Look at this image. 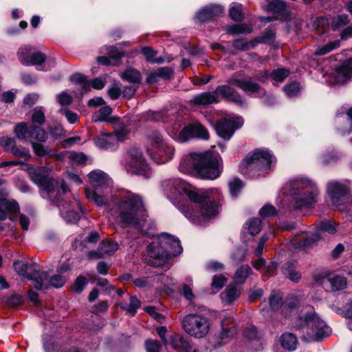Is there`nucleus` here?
Returning a JSON list of instances; mask_svg holds the SVG:
<instances>
[{
  "label": "nucleus",
  "instance_id": "nucleus-1",
  "mask_svg": "<svg viewBox=\"0 0 352 352\" xmlns=\"http://www.w3.org/2000/svg\"><path fill=\"white\" fill-rule=\"evenodd\" d=\"M108 207V212L121 228H133L145 233L147 214L144 200L140 194L120 188L111 196Z\"/></svg>",
  "mask_w": 352,
  "mask_h": 352
},
{
  "label": "nucleus",
  "instance_id": "nucleus-2",
  "mask_svg": "<svg viewBox=\"0 0 352 352\" xmlns=\"http://www.w3.org/2000/svg\"><path fill=\"white\" fill-rule=\"evenodd\" d=\"M223 195L218 188L196 189L190 194V204L183 209L184 215L192 223L205 226L218 217Z\"/></svg>",
  "mask_w": 352,
  "mask_h": 352
},
{
  "label": "nucleus",
  "instance_id": "nucleus-3",
  "mask_svg": "<svg viewBox=\"0 0 352 352\" xmlns=\"http://www.w3.org/2000/svg\"><path fill=\"white\" fill-rule=\"evenodd\" d=\"M180 172L207 179H215L221 175L219 158L210 151L192 152L184 155L179 162Z\"/></svg>",
  "mask_w": 352,
  "mask_h": 352
},
{
  "label": "nucleus",
  "instance_id": "nucleus-4",
  "mask_svg": "<svg viewBox=\"0 0 352 352\" xmlns=\"http://www.w3.org/2000/svg\"><path fill=\"white\" fill-rule=\"evenodd\" d=\"M285 188L290 197L291 207L296 210L311 208L318 201L320 194L317 182L305 175L290 179Z\"/></svg>",
  "mask_w": 352,
  "mask_h": 352
},
{
  "label": "nucleus",
  "instance_id": "nucleus-5",
  "mask_svg": "<svg viewBox=\"0 0 352 352\" xmlns=\"http://www.w3.org/2000/svg\"><path fill=\"white\" fill-rule=\"evenodd\" d=\"M147 246L146 261L150 265L160 267L170 258L180 254L182 247L177 238L166 232L153 236Z\"/></svg>",
  "mask_w": 352,
  "mask_h": 352
},
{
  "label": "nucleus",
  "instance_id": "nucleus-6",
  "mask_svg": "<svg viewBox=\"0 0 352 352\" xmlns=\"http://www.w3.org/2000/svg\"><path fill=\"white\" fill-rule=\"evenodd\" d=\"M311 307H306L298 316L300 324L295 328L302 331V339L307 342L319 341L331 333V329L312 311Z\"/></svg>",
  "mask_w": 352,
  "mask_h": 352
},
{
  "label": "nucleus",
  "instance_id": "nucleus-7",
  "mask_svg": "<svg viewBox=\"0 0 352 352\" xmlns=\"http://www.w3.org/2000/svg\"><path fill=\"white\" fill-rule=\"evenodd\" d=\"M146 151L157 164L169 162L175 153V147L158 131H152L146 135Z\"/></svg>",
  "mask_w": 352,
  "mask_h": 352
},
{
  "label": "nucleus",
  "instance_id": "nucleus-8",
  "mask_svg": "<svg viewBox=\"0 0 352 352\" xmlns=\"http://www.w3.org/2000/svg\"><path fill=\"white\" fill-rule=\"evenodd\" d=\"M160 188L163 195L176 207L182 213L187 204L185 197L190 200V194L195 192L196 188H193L183 179L179 177L167 178L161 181Z\"/></svg>",
  "mask_w": 352,
  "mask_h": 352
},
{
  "label": "nucleus",
  "instance_id": "nucleus-9",
  "mask_svg": "<svg viewBox=\"0 0 352 352\" xmlns=\"http://www.w3.org/2000/svg\"><path fill=\"white\" fill-rule=\"evenodd\" d=\"M88 181L93 190L85 189L87 199L93 201L98 206L108 204L107 193L113 186V180L104 171L96 169L91 171L88 175Z\"/></svg>",
  "mask_w": 352,
  "mask_h": 352
},
{
  "label": "nucleus",
  "instance_id": "nucleus-10",
  "mask_svg": "<svg viewBox=\"0 0 352 352\" xmlns=\"http://www.w3.org/2000/svg\"><path fill=\"white\" fill-rule=\"evenodd\" d=\"M69 190L66 184L61 182L60 195L50 200L51 204L56 206L60 211V215L67 223H76L80 219L79 211L84 213L78 195H72V200L69 199Z\"/></svg>",
  "mask_w": 352,
  "mask_h": 352
},
{
  "label": "nucleus",
  "instance_id": "nucleus-11",
  "mask_svg": "<svg viewBox=\"0 0 352 352\" xmlns=\"http://www.w3.org/2000/svg\"><path fill=\"white\" fill-rule=\"evenodd\" d=\"M274 157L269 151L257 150L240 164V172L249 177L264 175L271 169Z\"/></svg>",
  "mask_w": 352,
  "mask_h": 352
},
{
  "label": "nucleus",
  "instance_id": "nucleus-12",
  "mask_svg": "<svg viewBox=\"0 0 352 352\" xmlns=\"http://www.w3.org/2000/svg\"><path fill=\"white\" fill-rule=\"evenodd\" d=\"M217 94L234 102L239 107H243L247 105L245 99L229 85L218 86L214 93L203 92L196 95L189 100V103L191 105L207 106L218 102Z\"/></svg>",
  "mask_w": 352,
  "mask_h": 352
},
{
  "label": "nucleus",
  "instance_id": "nucleus-13",
  "mask_svg": "<svg viewBox=\"0 0 352 352\" xmlns=\"http://www.w3.org/2000/svg\"><path fill=\"white\" fill-rule=\"evenodd\" d=\"M120 163L129 174L144 178H149L151 176V168L142 151L139 148H129Z\"/></svg>",
  "mask_w": 352,
  "mask_h": 352
},
{
  "label": "nucleus",
  "instance_id": "nucleus-14",
  "mask_svg": "<svg viewBox=\"0 0 352 352\" xmlns=\"http://www.w3.org/2000/svg\"><path fill=\"white\" fill-rule=\"evenodd\" d=\"M313 78L329 87L342 85L352 78V67H314Z\"/></svg>",
  "mask_w": 352,
  "mask_h": 352
},
{
  "label": "nucleus",
  "instance_id": "nucleus-15",
  "mask_svg": "<svg viewBox=\"0 0 352 352\" xmlns=\"http://www.w3.org/2000/svg\"><path fill=\"white\" fill-rule=\"evenodd\" d=\"M129 120L120 122L113 133H106L104 130L93 138L94 145L100 149L114 151L118 149L120 142L126 140L130 132Z\"/></svg>",
  "mask_w": 352,
  "mask_h": 352
},
{
  "label": "nucleus",
  "instance_id": "nucleus-16",
  "mask_svg": "<svg viewBox=\"0 0 352 352\" xmlns=\"http://www.w3.org/2000/svg\"><path fill=\"white\" fill-rule=\"evenodd\" d=\"M29 174L32 181L40 186L41 196L45 199L51 200L60 195L61 184L47 177L48 169L44 166L29 168Z\"/></svg>",
  "mask_w": 352,
  "mask_h": 352
},
{
  "label": "nucleus",
  "instance_id": "nucleus-17",
  "mask_svg": "<svg viewBox=\"0 0 352 352\" xmlns=\"http://www.w3.org/2000/svg\"><path fill=\"white\" fill-rule=\"evenodd\" d=\"M170 136L179 143H185L193 139L207 140L210 135L207 129L199 122L186 125L178 122L173 125Z\"/></svg>",
  "mask_w": 352,
  "mask_h": 352
},
{
  "label": "nucleus",
  "instance_id": "nucleus-18",
  "mask_svg": "<svg viewBox=\"0 0 352 352\" xmlns=\"http://www.w3.org/2000/svg\"><path fill=\"white\" fill-rule=\"evenodd\" d=\"M351 182L349 179L331 180L326 184L325 190L332 204L336 207L342 205L349 197Z\"/></svg>",
  "mask_w": 352,
  "mask_h": 352
},
{
  "label": "nucleus",
  "instance_id": "nucleus-19",
  "mask_svg": "<svg viewBox=\"0 0 352 352\" xmlns=\"http://www.w3.org/2000/svg\"><path fill=\"white\" fill-rule=\"evenodd\" d=\"M184 331L197 338L205 337L210 329L208 318L200 314H188L182 320Z\"/></svg>",
  "mask_w": 352,
  "mask_h": 352
},
{
  "label": "nucleus",
  "instance_id": "nucleus-20",
  "mask_svg": "<svg viewBox=\"0 0 352 352\" xmlns=\"http://www.w3.org/2000/svg\"><path fill=\"white\" fill-rule=\"evenodd\" d=\"M14 268L19 275L33 281L34 287L36 289H41L46 287L43 278H47L46 272H40V266L36 263L28 264L23 261H18L14 263Z\"/></svg>",
  "mask_w": 352,
  "mask_h": 352
},
{
  "label": "nucleus",
  "instance_id": "nucleus-21",
  "mask_svg": "<svg viewBox=\"0 0 352 352\" xmlns=\"http://www.w3.org/2000/svg\"><path fill=\"white\" fill-rule=\"evenodd\" d=\"M231 85L240 87L250 96L262 97L265 95V91L258 84L254 82L250 77L245 76L241 73L234 74L229 80Z\"/></svg>",
  "mask_w": 352,
  "mask_h": 352
},
{
  "label": "nucleus",
  "instance_id": "nucleus-22",
  "mask_svg": "<svg viewBox=\"0 0 352 352\" xmlns=\"http://www.w3.org/2000/svg\"><path fill=\"white\" fill-rule=\"evenodd\" d=\"M243 124V119L239 116L223 118L217 122L215 130L219 136L228 140L232 137L235 131L241 128Z\"/></svg>",
  "mask_w": 352,
  "mask_h": 352
},
{
  "label": "nucleus",
  "instance_id": "nucleus-23",
  "mask_svg": "<svg viewBox=\"0 0 352 352\" xmlns=\"http://www.w3.org/2000/svg\"><path fill=\"white\" fill-rule=\"evenodd\" d=\"M268 303L272 311H277L282 309L283 314L287 316L295 311L298 301L296 298H292L283 305L282 294L278 291H273L269 297Z\"/></svg>",
  "mask_w": 352,
  "mask_h": 352
},
{
  "label": "nucleus",
  "instance_id": "nucleus-24",
  "mask_svg": "<svg viewBox=\"0 0 352 352\" xmlns=\"http://www.w3.org/2000/svg\"><path fill=\"white\" fill-rule=\"evenodd\" d=\"M335 122L342 135L352 133V107L342 106L336 114Z\"/></svg>",
  "mask_w": 352,
  "mask_h": 352
},
{
  "label": "nucleus",
  "instance_id": "nucleus-25",
  "mask_svg": "<svg viewBox=\"0 0 352 352\" xmlns=\"http://www.w3.org/2000/svg\"><path fill=\"white\" fill-rule=\"evenodd\" d=\"M318 231L315 234L306 235L300 238L299 242L295 243L294 245L298 246H308L312 243L316 242L320 239L319 231L326 232L329 234H334L336 232V224L334 222H331L329 220L322 221L317 224Z\"/></svg>",
  "mask_w": 352,
  "mask_h": 352
},
{
  "label": "nucleus",
  "instance_id": "nucleus-26",
  "mask_svg": "<svg viewBox=\"0 0 352 352\" xmlns=\"http://www.w3.org/2000/svg\"><path fill=\"white\" fill-rule=\"evenodd\" d=\"M7 194V191L4 189L0 192V229L3 228L2 221L8 217L12 220V217H9L10 214L17 212L19 210V204L15 200L6 198L5 195Z\"/></svg>",
  "mask_w": 352,
  "mask_h": 352
},
{
  "label": "nucleus",
  "instance_id": "nucleus-27",
  "mask_svg": "<svg viewBox=\"0 0 352 352\" xmlns=\"http://www.w3.org/2000/svg\"><path fill=\"white\" fill-rule=\"evenodd\" d=\"M289 72L285 67H277L273 69L272 72H265L262 74L258 79L260 81H265L270 80L272 81L274 85H278L283 82L285 78L289 76Z\"/></svg>",
  "mask_w": 352,
  "mask_h": 352
},
{
  "label": "nucleus",
  "instance_id": "nucleus-28",
  "mask_svg": "<svg viewBox=\"0 0 352 352\" xmlns=\"http://www.w3.org/2000/svg\"><path fill=\"white\" fill-rule=\"evenodd\" d=\"M141 52L146 56V60L152 64L170 63L173 60V55L166 53L157 56V52L150 47H143L141 49Z\"/></svg>",
  "mask_w": 352,
  "mask_h": 352
},
{
  "label": "nucleus",
  "instance_id": "nucleus-29",
  "mask_svg": "<svg viewBox=\"0 0 352 352\" xmlns=\"http://www.w3.org/2000/svg\"><path fill=\"white\" fill-rule=\"evenodd\" d=\"M223 8L219 5H212L201 9L197 13L196 17L201 22H206L221 15Z\"/></svg>",
  "mask_w": 352,
  "mask_h": 352
},
{
  "label": "nucleus",
  "instance_id": "nucleus-30",
  "mask_svg": "<svg viewBox=\"0 0 352 352\" xmlns=\"http://www.w3.org/2000/svg\"><path fill=\"white\" fill-rule=\"evenodd\" d=\"M241 289V285L234 283L228 285L221 294L223 302L228 305L232 304L240 296Z\"/></svg>",
  "mask_w": 352,
  "mask_h": 352
},
{
  "label": "nucleus",
  "instance_id": "nucleus-31",
  "mask_svg": "<svg viewBox=\"0 0 352 352\" xmlns=\"http://www.w3.org/2000/svg\"><path fill=\"white\" fill-rule=\"evenodd\" d=\"M262 221L258 218H251L243 226L241 234L243 238L250 235L252 236L258 234L261 230Z\"/></svg>",
  "mask_w": 352,
  "mask_h": 352
},
{
  "label": "nucleus",
  "instance_id": "nucleus-32",
  "mask_svg": "<svg viewBox=\"0 0 352 352\" xmlns=\"http://www.w3.org/2000/svg\"><path fill=\"white\" fill-rule=\"evenodd\" d=\"M168 344L175 350H182L184 352H190L192 347L187 338L179 334L171 336L168 338Z\"/></svg>",
  "mask_w": 352,
  "mask_h": 352
},
{
  "label": "nucleus",
  "instance_id": "nucleus-33",
  "mask_svg": "<svg viewBox=\"0 0 352 352\" xmlns=\"http://www.w3.org/2000/svg\"><path fill=\"white\" fill-rule=\"evenodd\" d=\"M297 262L289 261L286 262L282 267L283 274L292 282L298 283L301 278V274L296 270Z\"/></svg>",
  "mask_w": 352,
  "mask_h": 352
},
{
  "label": "nucleus",
  "instance_id": "nucleus-34",
  "mask_svg": "<svg viewBox=\"0 0 352 352\" xmlns=\"http://www.w3.org/2000/svg\"><path fill=\"white\" fill-rule=\"evenodd\" d=\"M325 279L329 283L330 288L333 292L342 290L346 287V279L342 276L336 274H329L325 277Z\"/></svg>",
  "mask_w": 352,
  "mask_h": 352
},
{
  "label": "nucleus",
  "instance_id": "nucleus-35",
  "mask_svg": "<svg viewBox=\"0 0 352 352\" xmlns=\"http://www.w3.org/2000/svg\"><path fill=\"white\" fill-rule=\"evenodd\" d=\"M67 278L62 274H54L49 278V275L47 273V278H43V283L46 287H44L43 289H47L50 287H52L56 289L62 287L67 282ZM42 290V289H41Z\"/></svg>",
  "mask_w": 352,
  "mask_h": 352
},
{
  "label": "nucleus",
  "instance_id": "nucleus-36",
  "mask_svg": "<svg viewBox=\"0 0 352 352\" xmlns=\"http://www.w3.org/2000/svg\"><path fill=\"white\" fill-rule=\"evenodd\" d=\"M233 322L232 318H225L221 322V331L219 334L220 339L223 342H226L227 340L232 337L236 330L234 324H230Z\"/></svg>",
  "mask_w": 352,
  "mask_h": 352
},
{
  "label": "nucleus",
  "instance_id": "nucleus-37",
  "mask_svg": "<svg viewBox=\"0 0 352 352\" xmlns=\"http://www.w3.org/2000/svg\"><path fill=\"white\" fill-rule=\"evenodd\" d=\"M28 137L31 144L32 142H44L47 140L48 134L40 126H34L29 128Z\"/></svg>",
  "mask_w": 352,
  "mask_h": 352
},
{
  "label": "nucleus",
  "instance_id": "nucleus-38",
  "mask_svg": "<svg viewBox=\"0 0 352 352\" xmlns=\"http://www.w3.org/2000/svg\"><path fill=\"white\" fill-rule=\"evenodd\" d=\"M280 342L283 349L293 351L296 349L298 340L293 333L285 332L280 338Z\"/></svg>",
  "mask_w": 352,
  "mask_h": 352
},
{
  "label": "nucleus",
  "instance_id": "nucleus-39",
  "mask_svg": "<svg viewBox=\"0 0 352 352\" xmlns=\"http://www.w3.org/2000/svg\"><path fill=\"white\" fill-rule=\"evenodd\" d=\"M252 273V270L248 265H242L239 267L233 276L234 283L239 285L243 284L247 278Z\"/></svg>",
  "mask_w": 352,
  "mask_h": 352
},
{
  "label": "nucleus",
  "instance_id": "nucleus-40",
  "mask_svg": "<svg viewBox=\"0 0 352 352\" xmlns=\"http://www.w3.org/2000/svg\"><path fill=\"white\" fill-rule=\"evenodd\" d=\"M154 281L156 283V288L160 290L170 292L171 287L174 285L173 280L167 275L160 274L154 277Z\"/></svg>",
  "mask_w": 352,
  "mask_h": 352
},
{
  "label": "nucleus",
  "instance_id": "nucleus-41",
  "mask_svg": "<svg viewBox=\"0 0 352 352\" xmlns=\"http://www.w3.org/2000/svg\"><path fill=\"white\" fill-rule=\"evenodd\" d=\"M350 23V19L346 14L335 16L331 21V28L333 31L340 30Z\"/></svg>",
  "mask_w": 352,
  "mask_h": 352
},
{
  "label": "nucleus",
  "instance_id": "nucleus-42",
  "mask_svg": "<svg viewBox=\"0 0 352 352\" xmlns=\"http://www.w3.org/2000/svg\"><path fill=\"white\" fill-rule=\"evenodd\" d=\"M119 248L117 242L113 241H102L100 243L98 253V257L102 256L104 254H111L114 253Z\"/></svg>",
  "mask_w": 352,
  "mask_h": 352
},
{
  "label": "nucleus",
  "instance_id": "nucleus-43",
  "mask_svg": "<svg viewBox=\"0 0 352 352\" xmlns=\"http://www.w3.org/2000/svg\"><path fill=\"white\" fill-rule=\"evenodd\" d=\"M301 90L302 87L300 84L297 81L287 83L283 87L284 93L288 98H290L298 97L300 96Z\"/></svg>",
  "mask_w": 352,
  "mask_h": 352
},
{
  "label": "nucleus",
  "instance_id": "nucleus-44",
  "mask_svg": "<svg viewBox=\"0 0 352 352\" xmlns=\"http://www.w3.org/2000/svg\"><path fill=\"white\" fill-rule=\"evenodd\" d=\"M120 76L122 80L133 84L140 83L142 79L140 73L131 67L126 69Z\"/></svg>",
  "mask_w": 352,
  "mask_h": 352
},
{
  "label": "nucleus",
  "instance_id": "nucleus-45",
  "mask_svg": "<svg viewBox=\"0 0 352 352\" xmlns=\"http://www.w3.org/2000/svg\"><path fill=\"white\" fill-rule=\"evenodd\" d=\"M33 47L31 45H25L21 47L17 52V58L22 65H30L31 54H32Z\"/></svg>",
  "mask_w": 352,
  "mask_h": 352
},
{
  "label": "nucleus",
  "instance_id": "nucleus-46",
  "mask_svg": "<svg viewBox=\"0 0 352 352\" xmlns=\"http://www.w3.org/2000/svg\"><path fill=\"white\" fill-rule=\"evenodd\" d=\"M43 346L45 352H86L84 351H80L76 347H72L67 350L63 351L61 350L60 346L58 343L46 340H44L43 342Z\"/></svg>",
  "mask_w": 352,
  "mask_h": 352
},
{
  "label": "nucleus",
  "instance_id": "nucleus-47",
  "mask_svg": "<svg viewBox=\"0 0 352 352\" xmlns=\"http://www.w3.org/2000/svg\"><path fill=\"white\" fill-rule=\"evenodd\" d=\"M229 15L233 21H242L244 17L242 4L236 2L232 3L229 10Z\"/></svg>",
  "mask_w": 352,
  "mask_h": 352
},
{
  "label": "nucleus",
  "instance_id": "nucleus-48",
  "mask_svg": "<svg viewBox=\"0 0 352 352\" xmlns=\"http://www.w3.org/2000/svg\"><path fill=\"white\" fill-rule=\"evenodd\" d=\"M109 80H110V76L107 74L101 75L91 80H88L89 91L91 88L97 90L103 89Z\"/></svg>",
  "mask_w": 352,
  "mask_h": 352
},
{
  "label": "nucleus",
  "instance_id": "nucleus-49",
  "mask_svg": "<svg viewBox=\"0 0 352 352\" xmlns=\"http://www.w3.org/2000/svg\"><path fill=\"white\" fill-rule=\"evenodd\" d=\"M172 74L173 70L171 67H160L157 74L151 73L148 75L147 77V82L148 83H153L156 81L158 76L163 78H168Z\"/></svg>",
  "mask_w": 352,
  "mask_h": 352
},
{
  "label": "nucleus",
  "instance_id": "nucleus-50",
  "mask_svg": "<svg viewBox=\"0 0 352 352\" xmlns=\"http://www.w3.org/2000/svg\"><path fill=\"white\" fill-rule=\"evenodd\" d=\"M228 186L231 197L233 199H235L238 197L239 194L240 193L243 186V184L240 179L235 177L229 180Z\"/></svg>",
  "mask_w": 352,
  "mask_h": 352
},
{
  "label": "nucleus",
  "instance_id": "nucleus-51",
  "mask_svg": "<svg viewBox=\"0 0 352 352\" xmlns=\"http://www.w3.org/2000/svg\"><path fill=\"white\" fill-rule=\"evenodd\" d=\"M285 2L280 0H270L267 5L268 11L277 14H283L286 11Z\"/></svg>",
  "mask_w": 352,
  "mask_h": 352
},
{
  "label": "nucleus",
  "instance_id": "nucleus-52",
  "mask_svg": "<svg viewBox=\"0 0 352 352\" xmlns=\"http://www.w3.org/2000/svg\"><path fill=\"white\" fill-rule=\"evenodd\" d=\"M69 79L72 82L79 85L82 92L89 91L88 79L85 76L80 73H76L72 75Z\"/></svg>",
  "mask_w": 352,
  "mask_h": 352
},
{
  "label": "nucleus",
  "instance_id": "nucleus-53",
  "mask_svg": "<svg viewBox=\"0 0 352 352\" xmlns=\"http://www.w3.org/2000/svg\"><path fill=\"white\" fill-rule=\"evenodd\" d=\"M3 302L7 306L15 308L23 304L24 302V298L21 295L12 294L10 296L4 297L3 298Z\"/></svg>",
  "mask_w": 352,
  "mask_h": 352
},
{
  "label": "nucleus",
  "instance_id": "nucleus-54",
  "mask_svg": "<svg viewBox=\"0 0 352 352\" xmlns=\"http://www.w3.org/2000/svg\"><path fill=\"white\" fill-rule=\"evenodd\" d=\"M252 28L246 24H235L228 28L227 32L230 34H238L244 33H250Z\"/></svg>",
  "mask_w": 352,
  "mask_h": 352
},
{
  "label": "nucleus",
  "instance_id": "nucleus-55",
  "mask_svg": "<svg viewBox=\"0 0 352 352\" xmlns=\"http://www.w3.org/2000/svg\"><path fill=\"white\" fill-rule=\"evenodd\" d=\"M340 43L339 40L331 41L322 46H319L315 51L316 55H324L334 49L340 47Z\"/></svg>",
  "mask_w": 352,
  "mask_h": 352
},
{
  "label": "nucleus",
  "instance_id": "nucleus-56",
  "mask_svg": "<svg viewBox=\"0 0 352 352\" xmlns=\"http://www.w3.org/2000/svg\"><path fill=\"white\" fill-rule=\"evenodd\" d=\"M276 34L272 30H266L262 35L256 37L254 41L255 45L258 43H270L275 39Z\"/></svg>",
  "mask_w": 352,
  "mask_h": 352
},
{
  "label": "nucleus",
  "instance_id": "nucleus-57",
  "mask_svg": "<svg viewBox=\"0 0 352 352\" xmlns=\"http://www.w3.org/2000/svg\"><path fill=\"white\" fill-rule=\"evenodd\" d=\"M45 121V111L42 107L34 109L32 114V122L34 124H43Z\"/></svg>",
  "mask_w": 352,
  "mask_h": 352
},
{
  "label": "nucleus",
  "instance_id": "nucleus-58",
  "mask_svg": "<svg viewBox=\"0 0 352 352\" xmlns=\"http://www.w3.org/2000/svg\"><path fill=\"white\" fill-rule=\"evenodd\" d=\"M140 305L141 302L136 297L131 296L129 305H127L126 304H122L120 305V307L122 309L126 310L131 315L133 316L137 312V310Z\"/></svg>",
  "mask_w": 352,
  "mask_h": 352
},
{
  "label": "nucleus",
  "instance_id": "nucleus-59",
  "mask_svg": "<svg viewBox=\"0 0 352 352\" xmlns=\"http://www.w3.org/2000/svg\"><path fill=\"white\" fill-rule=\"evenodd\" d=\"M338 154L334 151H325L321 153L319 156L320 162L325 165L336 162L338 160Z\"/></svg>",
  "mask_w": 352,
  "mask_h": 352
},
{
  "label": "nucleus",
  "instance_id": "nucleus-60",
  "mask_svg": "<svg viewBox=\"0 0 352 352\" xmlns=\"http://www.w3.org/2000/svg\"><path fill=\"white\" fill-rule=\"evenodd\" d=\"M29 128L25 122H21L14 127V133L17 138L21 140H25L28 135Z\"/></svg>",
  "mask_w": 352,
  "mask_h": 352
},
{
  "label": "nucleus",
  "instance_id": "nucleus-61",
  "mask_svg": "<svg viewBox=\"0 0 352 352\" xmlns=\"http://www.w3.org/2000/svg\"><path fill=\"white\" fill-rule=\"evenodd\" d=\"M166 114H167V113L164 111H148L146 113L145 118H146V120L148 121L166 122V119L165 118V115H166Z\"/></svg>",
  "mask_w": 352,
  "mask_h": 352
},
{
  "label": "nucleus",
  "instance_id": "nucleus-62",
  "mask_svg": "<svg viewBox=\"0 0 352 352\" xmlns=\"http://www.w3.org/2000/svg\"><path fill=\"white\" fill-rule=\"evenodd\" d=\"M232 45L237 50H248L255 46V42L254 40L248 42L245 38H239L234 40Z\"/></svg>",
  "mask_w": 352,
  "mask_h": 352
},
{
  "label": "nucleus",
  "instance_id": "nucleus-63",
  "mask_svg": "<svg viewBox=\"0 0 352 352\" xmlns=\"http://www.w3.org/2000/svg\"><path fill=\"white\" fill-rule=\"evenodd\" d=\"M227 281V277L223 274L214 275L212 278L211 283L212 289L214 292L219 291L225 285Z\"/></svg>",
  "mask_w": 352,
  "mask_h": 352
},
{
  "label": "nucleus",
  "instance_id": "nucleus-64",
  "mask_svg": "<svg viewBox=\"0 0 352 352\" xmlns=\"http://www.w3.org/2000/svg\"><path fill=\"white\" fill-rule=\"evenodd\" d=\"M45 54L41 52L36 51L31 54L30 59L29 61L30 65L31 64L33 65H41L45 63Z\"/></svg>",
  "mask_w": 352,
  "mask_h": 352
}]
</instances>
